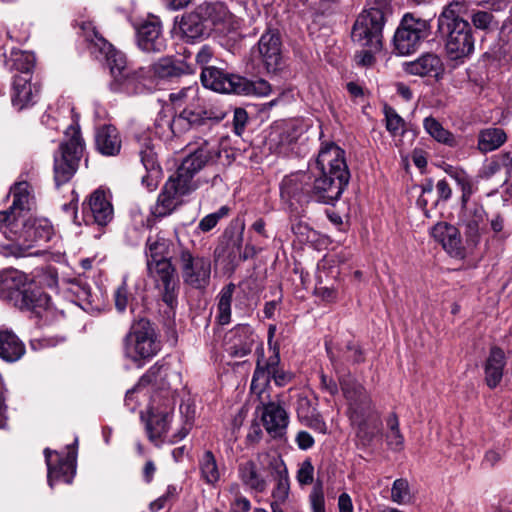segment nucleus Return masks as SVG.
<instances>
[{"mask_svg": "<svg viewBox=\"0 0 512 512\" xmlns=\"http://www.w3.org/2000/svg\"><path fill=\"white\" fill-rule=\"evenodd\" d=\"M11 193L12 205L8 210L0 211V232L12 242L11 253L21 256L38 242H48L53 228L47 221L28 217L31 197L27 182L15 183Z\"/></svg>", "mask_w": 512, "mask_h": 512, "instance_id": "1", "label": "nucleus"}, {"mask_svg": "<svg viewBox=\"0 0 512 512\" xmlns=\"http://www.w3.org/2000/svg\"><path fill=\"white\" fill-rule=\"evenodd\" d=\"M212 158V150L207 141L191 151L182 161L176 173L166 181L152 213L156 217L171 214L182 202L181 198L200 186V181L194 179L206 163Z\"/></svg>", "mask_w": 512, "mask_h": 512, "instance_id": "2", "label": "nucleus"}, {"mask_svg": "<svg viewBox=\"0 0 512 512\" xmlns=\"http://www.w3.org/2000/svg\"><path fill=\"white\" fill-rule=\"evenodd\" d=\"M463 9L462 2H450L437 19V31L445 39L447 54L454 60L465 58L474 50L471 26L460 16Z\"/></svg>", "mask_w": 512, "mask_h": 512, "instance_id": "3", "label": "nucleus"}, {"mask_svg": "<svg viewBox=\"0 0 512 512\" xmlns=\"http://www.w3.org/2000/svg\"><path fill=\"white\" fill-rule=\"evenodd\" d=\"M340 386L348 403V415L356 427V437L363 446H368L375 438L378 426L371 428L369 421L377 415L373 401L366 389L350 376L339 378Z\"/></svg>", "mask_w": 512, "mask_h": 512, "instance_id": "4", "label": "nucleus"}, {"mask_svg": "<svg viewBox=\"0 0 512 512\" xmlns=\"http://www.w3.org/2000/svg\"><path fill=\"white\" fill-rule=\"evenodd\" d=\"M200 79L205 88L219 93L266 95L270 91V85L265 80L254 83L242 76L225 73L215 66L203 68Z\"/></svg>", "mask_w": 512, "mask_h": 512, "instance_id": "5", "label": "nucleus"}, {"mask_svg": "<svg viewBox=\"0 0 512 512\" xmlns=\"http://www.w3.org/2000/svg\"><path fill=\"white\" fill-rule=\"evenodd\" d=\"M162 340L152 322H134L125 337V356L139 366L156 356Z\"/></svg>", "mask_w": 512, "mask_h": 512, "instance_id": "6", "label": "nucleus"}, {"mask_svg": "<svg viewBox=\"0 0 512 512\" xmlns=\"http://www.w3.org/2000/svg\"><path fill=\"white\" fill-rule=\"evenodd\" d=\"M65 137L59 152L54 155V180L57 186L72 178L84 152V141L78 127L70 125L65 131Z\"/></svg>", "mask_w": 512, "mask_h": 512, "instance_id": "7", "label": "nucleus"}, {"mask_svg": "<svg viewBox=\"0 0 512 512\" xmlns=\"http://www.w3.org/2000/svg\"><path fill=\"white\" fill-rule=\"evenodd\" d=\"M430 34L429 20L417 17L413 13H405L394 34V49L399 55L412 54L420 48Z\"/></svg>", "mask_w": 512, "mask_h": 512, "instance_id": "8", "label": "nucleus"}, {"mask_svg": "<svg viewBox=\"0 0 512 512\" xmlns=\"http://www.w3.org/2000/svg\"><path fill=\"white\" fill-rule=\"evenodd\" d=\"M385 16L381 9L371 8L363 11L356 19L352 29V40L372 51L382 49Z\"/></svg>", "mask_w": 512, "mask_h": 512, "instance_id": "9", "label": "nucleus"}, {"mask_svg": "<svg viewBox=\"0 0 512 512\" xmlns=\"http://www.w3.org/2000/svg\"><path fill=\"white\" fill-rule=\"evenodd\" d=\"M175 261L179 266L183 283L193 289H205L210 283L211 261L194 255L188 248L179 246Z\"/></svg>", "mask_w": 512, "mask_h": 512, "instance_id": "10", "label": "nucleus"}, {"mask_svg": "<svg viewBox=\"0 0 512 512\" xmlns=\"http://www.w3.org/2000/svg\"><path fill=\"white\" fill-rule=\"evenodd\" d=\"M150 274L155 279L157 288L161 291L162 301L166 305L164 310L167 320L174 319L177 305V279L175 269L169 259H160L147 263Z\"/></svg>", "mask_w": 512, "mask_h": 512, "instance_id": "11", "label": "nucleus"}, {"mask_svg": "<svg viewBox=\"0 0 512 512\" xmlns=\"http://www.w3.org/2000/svg\"><path fill=\"white\" fill-rule=\"evenodd\" d=\"M223 118V112L207 109L204 99L199 97L198 101L186 105L172 118V121H165V124L172 126L176 132L184 133L193 127L203 125L207 120L220 122Z\"/></svg>", "mask_w": 512, "mask_h": 512, "instance_id": "12", "label": "nucleus"}, {"mask_svg": "<svg viewBox=\"0 0 512 512\" xmlns=\"http://www.w3.org/2000/svg\"><path fill=\"white\" fill-rule=\"evenodd\" d=\"M174 408L175 400L172 396L165 397L162 404L158 402L156 396L152 398L149 416L146 420V432L149 440L155 445H159L167 434L173 418Z\"/></svg>", "mask_w": 512, "mask_h": 512, "instance_id": "13", "label": "nucleus"}, {"mask_svg": "<svg viewBox=\"0 0 512 512\" xmlns=\"http://www.w3.org/2000/svg\"><path fill=\"white\" fill-rule=\"evenodd\" d=\"M257 460L260 467L268 470L276 482L272 491V503L284 504L290 491L288 470L284 461L280 456L268 452L258 453Z\"/></svg>", "mask_w": 512, "mask_h": 512, "instance_id": "14", "label": "nucleus"}, {"mask_svg": "<svg viewBox=\"0 0 512 512\" xmlns=\"http://www.w3.org/2000/svg\"><path fill=\"white\" fill-rule=\"evenodd\" d=\"M310 174L312 176V200L323 204H333L337 201L349 182L348 177L322 175L313 170H310Z\"/></svg>", "mask_w": 512, "mask_h": 512, "instance_id": "15", "label": "nucleus"}, {"mask_svg": "<svg viewBox=\"0 0 512 512\" xmlns=\"http://www.w3.org/2000/svg\"><path fill=\"white\" fill-rule=\"evenodd\" d=\"M282 42L278 29L268 28L258 41V53L267 73H276L282 67Z\"/></svg>", "mask_w": 512, "mask_h": 512, "instance_id": "16", "label": "nucleus"}, {"mask_svg": "<svg viewBox=\"0 0 512 512\" xmlns=\"http://www.w3.org/2000/svg\"><path fill=\"white\" fill-rule=\"evenodd\" d=\"M310 170L317 171L322 175L330 174L336 177L350 178L344 151L334 143L327 144L320 149L315 165Z\"/></svg>", "mask_w": 512, "mask_h": 512, "instance_id": "17", "label": "nucleus"}, {"mask_svg": "<svg viewBox=\"0 0 512 512\" xmlns=\"http://www.w3.org/2000/svg\"><path fill=\"white\" fill-rule=\"evenodd\" d=\"M281 197L287 201L306 203L312 200V176L299 171L286 176L281 183Z\"/></svg>", "mask_w": 512, "mask_h": 512, "instance_id": "18", "label": "nucleus"}, {"mask_svg": "<svg viewBox=\"0 0 512 512\" xmlns=\"http://www.w3.org/2000/svg\"><path fill=\"white\" fill-rule=\"evenodd\" d=\"M257 344L258 336L250 327L247 324H239L226 336L224 351L231 358H243L250 354Z\"/></svg>", "mask_w": 512, "mask_h": 512, "instance_id": "19", "label": "nucleus"}, {"mask_svg": "<svg viewBox=\"0 0 512 512\" xmlns=\"http://www.w3.org/2000/svg\"><path fill=\"white\" fill-rule=\"evenodd\" d=\"M14 305L22 311H30L34 317H57L50 305V296L40 289H24Z\"/></svg>", "mask_w": 512, "mask_h": 512, "instance_id": "20", "label": "nucleus"}, {"mask_svg": "<svg viewBox=\"0 0 512 512\" xmlns=\"http://www.w3.org/2000/svg\"><path fill=\"white\" fill-rule=\"evenodd\" d=\"M137 45L147 53H159L166 48L162 26L157 18L144 21L136 30Z\"/></svg>", "mask_w": 512, "mask_h": 512, "instance_id": "21", "label": "nucleus"}, {"mask_svg": "<svg viewBox=\"0 0 512 512\" xmlns=\"http://www.w3.org/2000/svg\"><path fill=\"white\" fill-rule=\"evenodd\" d=\"M485 211L481 205L476 203L465 204L460 217L461 225L464 227L466 242L469 247H476L480 242L481 225L485 220Z\"/></svg>", "mask_w": 512, "mask_h": 512, "instance_id": "22", "label": "nucleus"}, {"mask_svg": "<svg viewBox=\"0 0 512 512\" xmlns=\"http://www.w3.org/2000/svg\"><path fill=\"white\" fill-rule=\"evenodd\" d=\"M83 212L85 217L91 218L99 226L107 225L114 216L113 206L102 190H95L89 196L88 201L83 203Z\"/></svg>", "mask_w": 512, "mask_h": 512, "instance_id": "23", "label": "nucleus"}, {"mask_svg": "<svg viewBox=\"0 0 512 512\" xmlns=\"http://www.w3.org/2000/svg\"><path fill=\"white\" fill-rule=\"evenodd\" d=\"M40 86L32 82V76H14L11 100L17 110H23L36 103Z\"/></svg>", "mask_w": 512, "mask_h": 512, "instance_id": "24", "label": "nucleus"}, {"mask_svg": "<svg viewBox=\"0 0 512 512\" xmlns=\"http://www.w3.org/2000/svg\"><path fill=\"white\" fill-rule=\"evenodd\" d=\"M261 420L272 438H281L286 433L289 416L279 403L269 402L262 403Z\"/></svg>", "mask_w": 512, "mask_h": 512, "instance_id": "25", "label": "nucleus"}, {"mask_svg": "<svg viewBox=\"0 0 512 512\" xmlns=\"http://www.w3.org/2000/svg\"><path fill=\"white\" fill-rule=\"evenodd\" d=\"M431 236L439 242L444 250L452 257H463L464 248L462 246L459 230L446 222L437 223L431 230Z\"/></svg>", "mask_w": 512, "mask_h": 512, "instance_id": "26", "label": "nucleus"}, {"mask_svg": "<svg viewBox=\"0 0 512 512\" xmlns=\"http://www.w3.org/2000/svg\"><path fill=\"white\" fill-rule=\"evenodd\" d=\"M271 379L274 380L277 386H285L292 380V374L281 368L272 370L271 372H264V370L261 369V362L258 359L251 381L252 392L261 396Z\"/></svg>", "mask_w": 512, "mask_h": 512, "instance_id": "27", "label": "nucleus"}, {"mask_svg": "<svg viewBox=\"0 0 512 512\" xmlns=\"http://www.w3.org/2000/svg\"><path fill=\"white\" fill-rule=\"evenodd\" d=\"M27 281L26 275L16 269H7L0 273V298L14 301L22 294Z\"/></svg>", "mask_w": 512, "mask_h": 512, "instance_id": "28", "label": "nucleus"}, {"mask_svg": "<svg viewBox=\"0 0 512 512\" xmlns=\"http://www.w3.org/2000/svg\"><path fill=\"white\" fill-rule=\"evenodd\" d=\"M99 52L105 56L111 74L117 82L124 84L134 80L135 73H131L122 52L117 51L111 44L109 48L102 49Z\"/></svg>", "mask_w": 512, "mask_h": 512, "instance_id": "29", "label": "nucleus"}, {"mask_svg": "<svg viewBox=\"0 0 512 512\" xmlns=\"http://www.w3.org/2000/svg\"><path fill=\"white\" fill-rule=\"evenodd\" d=\"M404 70L411 75L438 77L443 71V63L437 55L427 53L415 61L406 62Z\"/></svg>", "mask_w": 512, "mask_h": 512, "instance_id": "30", "label": "nucleus"}, {"mask_svg": "<svg viewBox=\"0 0 512 512\" xmlns=\"http://www.w3.org/2000/svg\"><path fill=\"white\" fill-rule=\"evenodd\" d=\"M505 365L504 351L497 346H493L484 364L485 382L489 388L493 389L499 385Z\"/></svg>", "mask_w": 512, "mask_h": 512, "instance_id": "31", "label": "nucleus"}, {"mask_svg": "<svg viewBox=\"0 0 512 512\" xmlns=\"http://www.w3.org/2000/svg\"><path fill=\"white\" fill-rule=\"evenodd\" d=\"M238 477L244 486L257 493L264 492L268 485L266 478L260 472V467L253 460L238 465Z\"/></svg>", "mask_w": 512, "mask_h": 512, "instance_id": "32", "label": "nucleus"}, {"mask_svg": "<svg viewBox=\"0 0 512 512\" xmlns=\"http://www.w3.org/2000/svg\"><path fill=\"white\" fill-rule=\"evenodd\" d=\"M196 9L209 31L213 27L227 22L231 16L222 2H204L198 5Z\"/></svg>", "mask_w": 512, "mask_h": 512, "instance_id": "33", "label": "nucleus"}, {"mask_svg": "<svg viewBox=\"0 0 512 512\" xmlns=\"http://www.w3.org/2000/svg\"><path fill=\"white\" fill-rule=\"evenodd\" d=\"M24 343L9 330L0 331V358L13 363L20 360L25 354Z\"/></svg>", "mask_w": 512, "mask_h": 512, "instance_id": "34", "label": "nucleus"}, {"mask_svg": "<svg viewBox=\"0 0 512 512\" xmlns=\"http://www.w3.org/2000/svg\"><path fill=\"white\" fill-rule=\"evenodd\" d=\"M153 73L162 79L178 77L182 74H193L195 66L188 62H176L170 57L160 58L152 66Z\"/></svg>", "mask_w": 512, "mask_h": 512, "instance_id": "35", "label": "nucleus"}, {"mask_svg": "<svg viewBox=\"0 0 512 512\" xmlns=\"http://www.w3.org/2000/svg\"><path fill=\"white\" fill-rule=\"evenodd\" d=\"M45 460L48 466V484L50 487H53L54 482L63 481L67 484L72 482L73 476L75 474V466L73 461L68 457L65 459H61L58 462L57 466H52L51 464V454L52 451L46 448L44 450Z\"/></svg>", "mask_w": 512, "mask_h": 512, "instance_id": "36", "label": "nucleus"}, {"mask_svg": "<svg viewBox=\"0 0 512 512\" xmlns=\"http://www.w3.org/2000/svg\"><path fill=\"white\" fill-rule=\"evenodd\" d=\"M96 147L103 155H117L121 149V139L116 127L104 125L99 128L96 133Z\"/></svg>", "mask_w": 512, "mask_h": 512, "instance_id": "37", "label": "nucleus"}, {"mask_svg": "<svg viewBox=\"0 0 512 512\" xmlns=\"http://www.w3.org/2000/svg\"><path fill=\"white\" fill-rule=\"evenodd\" d=\"M178 378V374L175 372H169V368L159 362H156L151 366L148 371L139 379L135 390L145 387L149 384H154L161 389H169L170 383L167 382L169 377Z\"/></svg>", "mask_w": 512, "mask_h": 512, "instance_id": "38", "label": "nucleus"}, {"mask_svg": "<svg viewBox=\"0 0 512 512\" xmlns=\"http://www.w3.org/2000/svg\"><path fill=\"white\" fill-rule=\"evenodd\" d=\"M4 65L9 71L19 72L16 76H32L35 56L28 51L12 50Z\"/></svg>", "mask_w": 512, "mask_h": 512, "instance_id": "39", "label": "nucleus"}, {"mask_svg": "<svg viewBox=\"0 0 512 512\" xmlns=\"http://www.w3.org/2000/svg\"><path fill=\"white\" fill-rule=\"evenodd\" d=\"M182 36L187 40H195L208 34L209 30L204 24L197 9L193 12L185 14L179 24Z\"/></svg>", "mask_w": 512, "mask_h": 512, "instance_id": "40", "label": "nucleus"}, {"mask_svg": "<svg viewBox=\"0 0 512 512\" xmlns=\"http://www.w3.org/2000/svg\"><path fill=\"white\" fill-rule=\"evenodd\" d=\"M507 140L505 131L501 128L489 127L478 134V149L483 153L494 151Z\"/></svg>", "mask_w": 512, "mask_h": 512, "instance_id": "41", "label": "nucleus"}, {"mask_svg": "<svg viewBox=\"0 0 512 512\" xmlns=\"http://www.w3.org/2000/svg\"><path fill=\"white\" fill-rule=\"evenodd\" d=\"M201 476L207 484H215L220 479L216 458L212 451L207 450L199 459Z\"/></svg>", "mask_w": 512, "mask_h": 512, "instance_id": "42", "label": "nucleus"}, {"mask_svg": "<svg viewBox=\"0 0 512 512\" xmlns=\"http://www.w3.org/2000/svg\"><path fill=\"white\" fill-rule=\"evenodd\" d=\"M200 96V89L197 84H193L182 88L181 90L171 93L169 98L172 104L179 111L186 105L198 101Z\"/></svg>", "mask_w": 512, "mask_h": 512, "instance_id": "43", "label": "nucleus"}, {"mask_svg": "<svg viewBox=\"0 0 512 512\" xmlns=\"http://www.w3.org/2000/svg\"><path fill=\"white\" fill-rule=\"evenodd\" d=\"M388 432L386 441L389 448L393 451H401L404 447V436L399 429V420L395 413H391L387 420Z\"/></svg>", "mask_w": 512, "mask_h": 512, "instance_id": "44", "label": "nucleus"}, {"mask_svg": "<svg viewBox=\"0 0 512 512\" xmlns=\"http://www.w3.org/2000/svg\"><path fill=\"white\" fill-rule=\"evenodd\" d=\"M168 246L169 241L164 237L159 235L148 237L146 241L147 262H156L160 259H166L165 255L167 254Z\"/></svg>", "mask_w": 512, "mask_h": 512, "instance_id": "45", "label": "nucleus"}, {"mask_svg": "<svg viewBox=\"0 0 512 512\" xmlns=\"http://www.w3.org/2000/svg\"><path fill=\"white\" fill-rule=\"evenodd\" d=\"M423 126L426 132L438 142L453 145L454 137L446 130L435 118L427 117L424 119Z\"/></svg>", "mask_w": 512, "mask_h": 512, "instance_id": "46", "label": "nucleus"}, {"mask_svg": "<svg viewBox=\"0 0 512 512\" xmlns=\"http://www.w3.org/2000/svg\"><path fill=\"white\" fill-rule=\"evenodd\" d=\"M301 132V128L295 121H287L277 124L273 133L278 135L281 144L286 145L295 142Z\"/></svg>", "mask_w": 512, "mask_h": 512, "instance_id": "47", "label": "nucleus"}, {"mask_svg": "<svg viewBox=\"0 0 512 512\" xmlns=\"http://www.w3.org/2000/svg\"><path fill=\"white\" fill-rule=\"evenodd\" d=\"M234 289L235 286L233 284H229L220 291L218 301V320H230L231 301Z\"/></svg>", "mask_w": 512, "mask_h": 512, "instance_id": "48", "label": "nucleus"}, {"mask_svg": "<svg viewBox=\"0 0 512 512\" xmlns=\"http://www.w3.org/2000/svg\"><path fill=\"white\" fill-rule=\"evenodd\" d=\"M81 29L83 30L86 40L92 44L95 49L101 51L102 49L109 48L108 43L96 30L95 26L91 22H85L82 24Z\"/></svg>", "mask_w": 512, "mask_h": 512, "instance_id": "49", "label": "nucleus"}, {"mask_svg": "<svg viewBox=\"0 0 512 512\" xmlns=\"http://www.w3.org/2000/svg\"><path fill=\"white\" fill-rule=\"evenodd\" d=\"M132 296L128 291L127 284L123 282L114 292L115 307L118 312H124L128 307L134 312Z\"/></svg>", "mask_w": 512, "mask_h": 512, "instance_id": "50", "label": "nucleus"}, {"mask_svg": "<svg viewBox=\"0 0 512 512\" xmlns=\"http://www.w3.org/2000/svg\"><path fill=\"white\" fill-rule=\"evenodd\" d=\"M391 500L397 504H406L410 501L409 484L406 479H396L391 489Z\"/></svg>", "mask_w": 512, "mask_h": 512, "instance_id": "51", "label": "nucleus"}, {"mask_svg": "<svg viewBox=\"0 0 512 512\" xmlns=\"http://www.w3.org/2000/svg\"><path fill=\"white\" fill-rule=\"evenodd\" d=\"M386 129L392 134L397 135L404 131L405 121L392 107H384Z\"/></svg>", "mask_w": 512, "mask_h": 512, "instance_id": "52", "label": "nucleus"}, {"mask_svg": "<svg viewBox=\"0 0 512 512\" xmlns=\"http://www.w3.org/2000/svg\"><path fill=\"white\" fill-rule=\"evenodd\" d=\"M229 212L230 208L228 206L220 207L216 212L203 217L198 224V228L203 232L212 230L220 219L228 216Z\"/></svg>", "mask_w": 512, "mask_h": 512, "instance_id": "53", "label": "nucleus"}, {"mask_svg": "<svg viewBox=\"0 0 512 512\" xmlns=\"http://www.w3.org/2000/svg\"><path fill=\"white\" fill-rule=\"evenodd\" d=\"M471 21L475 28L489 30L495 23V18L491 12L478 10L472 13Z\"/></svg>", "mask_w": 512, "mask_h": 512, "instance_id": "54", "label": "nucleus"}, {"mask_svg": "<svg viewBox=\"0 0 512 512\" xmlns=\"http://www.w3.org/2000/svg\"><path fill=\"white\" fill-rule=\"evenodd\" d=\"M165 121H172V118L160 112L155 120V129L156 133L161 137L168 139L171 136H177L183 133L174 131L172 126L165 124Z\"/></svg>", "mask_w": 512, "mask_h": 512, "instance_id": "55", "label": "nucleus"}, {"mask_svg": "<svg viewBox=\"0 0 512 512\" xmlns=\"http://www.w3.org/2000/svg\"><path fill=\"white\" fill-rule=\"evenodd\" d=\"M37 278L41 285H44L51 289L57 288L58 273L54 267L49 266V267L42 268L39 271Z\"/></svg>", "mask_w": 512, "mask_h": 512, "instance_id": "56", "label": "nucleus"}, {"mask_svg": "<svg viewBox=\"0 0 512 512\" xmlns=\"http://www.w3.org/2000/svg\"><path fill=\"white\" fill-rule=\"evenodd\" d=\"M248 120H249L248 113L246 112L245 109L236 108L234 110L232 124H233V131L235 132L236 135H238V136L242 135V133L244 132V130L246 128Z\"/></svg>", "mask_w": 512, "mask_h": 512, "instance_id": "57", "label": "nucleus"}, {"mask_svg": "<svg viewBox=\"0 0 512 512\" xmlns=\"http://www.w3.org/2000/svg\"><path fill=\"white\" fill-rule=\"evenodd\" d=\"M141 162L147 173L161 174L157 164L156 155L152 150H145L140 153Z\"/></svg>", "mask_w": 512, "mask_h": 512, "instance_id": "58", "label": "nucleus"}, {"mask_svg": "<svg viewBox=\"0 0 512 512\" xmlns=\"http://www.w3.org/2000/svg\"><path fill=\"white\" fill-rule=\"evenodd\" d=\"M314 467L310 460L302 462L298 472L297 480L301 485H308L313 482Z\"/></svg>", "mask_w": 512, "mask_h": 512, "instance_id": "59", "label": "nucleus"}, {"mask_svg": "<svg viewBox=\"0 0 512 512\" xmlns=\"http://www.w3.org/2000/svg\"><path fill=\"white\" fill-rule=\"evenodd\" d=\"M310 502L313 512H326L325 500L321 487H314L310 494Z\"/></svg>", "mask_w": 512, "mask_h": 512, "instance_id": "60", "label": "nucleus"}, {"mask_svg": "<svg viewBox=\"0 0 512 512\" xmlns=\"http://www.w3.org/2000/svg\"><path fill=\"white\" fill-rule=\"evenodd\" d=\"M345 357L348 361L358 364L364 361L363 351L355 343H348L346 346Z\"/></svg>", "mask_w": 512, "mask_h": 512, "instance_id": "61", "label": "nucleus"}, {"mask_svg": "<svg viewBox=\"0 0 512 512\" xmlns=\"http://www.w3.org/2000/svg\"><path fill=\"white\" fill-rule=\"evenodd\" d=\"M250 509V501L246 497L238 494L230 504V512H249Z\"/></svg>", "mask_w": 512, "mask_h": 512, "instance_id": "62", "label": "nucleus"}, {"mask_svg": "<svg viewBox=\"0 0 512 512\" xmlns=\"http://www.w3.org/2000/svg\"><path fill=\"white\" fill-rule=\"evenodd\" d=\"M212 56H213L212 49L209 46L204 45L199 49V51L197 52V54L195 56L196 64L199 65L201 67V69L203 70V68L207 67L206 65L211 60Z\"/></svg>", "mask_w": 512, "mask_h": 512, "instance_id": "63", "label": "nucleus"}, {"mask_svg": "<svg viewBox=\"0 0 512 512\" xmlns=\"http://www.w3.org/2000/svg\"><path fill=\"white\" fill-rule=\"evenodd\" d=\"M280 364V355H279V348L277 344H274L273 347V354L268 358L265 365H261V369L264 370V372L278 369Z\"/></svg>", "mask_w": 512, "mask_h": 512, "instance_id": "64", "label": "nucleus"}]
</instances>
